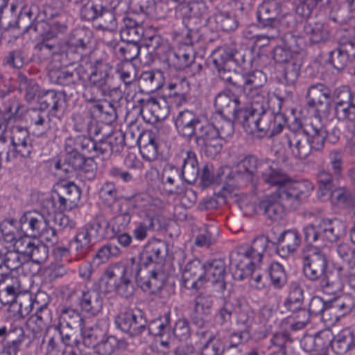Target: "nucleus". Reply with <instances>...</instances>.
<instances>
[{
	"label": "nucleus",
	"instance_id": "nucleus-45",
	"mask_svg": "<svg viewBox=\"0 0 355 355\" xmlns=\"http://www.w3.org/2000/svg\"><path fill=\"white\" fill-rule=\"evenodd\" d=\"M349 48L352 49V44L341 45L340 47L330 51L329 61L337 70L343 69L349 60Z\"/></svg>",
	"mask_w": 355,
	"mask_h": 355
},
{
	"label": "nucleus",
	"instance_id": "nucleus-56",
	"mask_svg": "<svg viewBox=\"0 0 355 355\" xmlns=\"http://www.w3.org/2000/svg\"><path fill=\"white\" fill-rule=\"evenodd\" d=\"M303 300V289L297 284H293L284 302V306L291 312H295L302 306Z\"/></svg>",
	"mask_w": 355,
	"mask_h": 355
},
{
	"label": "nucleus",
	"instance_id": "nucleus-17",
	"mask_svg": "<svg viewBox=\"0 0 355 355\" xmlns=\"http://www.w3.org/2000/svg\"><path fill=\"white\" fill-rule=\"evenodd\" d=\"M28 116L34 135L49 138L54 137L57 128L51 124L46 112L40 109H31L28 111Z\"/></svg>",
	"mask_w": 355,
	"mask_h": 355
},
{
	"label": "nucleus",
	"instance_id": "nucleus-36",
	"mask_svg": "<svg viewBox=\"0 0 355 355\" xmlns=\"http://www.w3.org/2000/svg\"><path fill=\"white\" fill-rule=\"evenodd\" d=\"M40 104L41 109H51L55 113L63 111L65 107L64 96L60 92L55 90H48L45 92L40 98Z\"/></svg>",
	"mask_w": 355,
	"mask_h": 355
},
{
	"label": "nucleus",
	"instance_id": "nucleus-30",
	"mask_svg": "<svg viewBox=\"0 0 355 355\" xmlns=\"http://www.w3.org/2000/svg\"><path fill=\"white\" fill-rule=\"evenodd\" d=\"M331 92L330 89L322 84L311 85L307 91L306 99L309 107L315 110L318 112L321 111L324 105L322 98L331 99Z\"/></svg>",
	"mask_w": 355,
	"mask_h": 355
},
{
	"label": "nucleus",
	"instance_id": "nucleus-61",
	"mask_svg": "<svg viewBox=\"0 0 355 355\" xmlns=\"http://www.w3.org/2000/svg\"><path fill=\"white\" fill-rule=\"evenodd\" d=\"M219 236V230L215 225H208L196 239L195 243L198 247H209Z\"/></svg>",
	"mask_w": 355,
	"mask_h": 355
},
{
	"label": "nucleus",
	"instance_id": "nucleus-22",
	"mask_svg": "<svg viewBox=\"0 0 355 355\" xmlns=\"http://www.w3.org/2000/svg\"><path fill=\"white\" fill-rule=\"evenodd\" d=\"M80 198V191L73 182L62 184L59 187L58 200L55 205L58 210L62 212L74 207Z\"/></svg>",
	"mask_w": 355,
	"mask_h": 355
},
{
	"label": "nucleus",
	"instance_id": "nucleus-64",
	"mask_svg": "<svg viewBox=\"0 0 355 355\" xmlns=\"http://www.w3.org/2000/svg\"><path fill=\"white\" fill-rule=\"evenodd\" d=\"M104 6L101 0L87 1L82 8L80 15L83 19L92 21L98 18Z\"/></svg>",
	"mask_w": 355,
	"mask_h": 355
},
{
	"label": "nucleus",
	"instance_id": "nucleus-62",
	"mask_svg": "<svg viewBox=\"0 0 355 355\" xmlns=\"http://www.w3.org/2000/svg\"><path fill=\"white\" fill-rule=\"evenodd\" d=\"M302 64V55L299 58H294V60L286 64L284 78L288 85H292L297 81Z\"/></svg>",
	"mask_w": 355,
	"mask_h": 355
},
{
	"label": "nucleus",
	"instance_id": "nucleus-38",
	"mask_svg": "<svg viewBox=\"0 0 355 355\" xmlns=\"http://www.w3.org/2000/svg\"><path fill=\"white\" fill-rule=\"evenodd\" d=\"M263 112H258L248 107H241L234 116L242 123L246 131L255 133L260 115Z\"/></svg>",
	"mask_w": 355,
	"mask_h": 355
},
{
	"label": "nucleus",
	"instance_id": "nucleus-41",
	"mask_svg": "<svg viewBox=\"0 0 355 355\" xmlns=\"http://www.w3.org/2000/svg\"><path fill=\"white\" fill-rule=\"evenodd\" d=\"M304 31L305 35L311 43L324 42L329 37V31L327 26L320 22L306 24Z\"/></svg>",
	"mask_w": 355,
	"mask_h": 355
},
{
	"label": "nucleus",
	"instance_id": "nucleus-58",
	"mask_svg": "<svg viewBox=\"0 0 355 355\" xmlns=\"http://www.w3.org/2000/svg\"><path fill=\"white\" fill-rule=\"evenodd\" d=\"M328 306L329 302L324 301L320 297L314 296L309 302L308 311L311 315H320L323 320L330 322L333 317L327 313Z\"/></svg>",
	"mask_w": 355,
	"mask_h": 355
},
{
	"label": "nucleus",
	"instance_id": "nucleus-13",
	"mask_svg": "<svg viewBox=\"0 0 355 355\" xmlns=\"http://www.w3.org/2000/svg\"><path fill=\"white\" fill-rule=\"evenodd\" d=\"M117 89L113 88L109 89L108 94H103L102 91L94 85H90L87 83L83 96L86 102L89 103V108L93 110L94 113L98 114H111L114 112L113 106L107 101H102L101 97L111 96L112 92H116Z\"/></svg>",
	"mask_w": 355,
	"mask_h": 355
},
{
	"label": "nucleus",
	"instance_id": "nucleus-14",
	"mask_svg": "<svg viewBox=\"0 0 355 355\" xmlns=\"http://www.w3.org/2000/svg\"><path fill=\"white\" fill-rule=\"evenodd\" d=\"M74 294L83 311L91 315H96L101 311L103 300L98 291L80 284L75 288Z\"/></svg>",
	"mask_w": 355,
	"mask_h": 355
},
{
	"label": "nucleus",
	"instance_id": "nucleus-27",
	"mask_svg": "<svg viewBox=\"0 0 355 355\" xmlns=\"http://www.w3.org/2000/svg\"><path fill=\"white\" fill-rule=\"evenodd\" d=\"M11 143L16 146L23 157H29L33 148L31 142L29 132L27 129L19 125L12 127L11 130Z\"/></svg>",
	"mask_w": 355,
	"mask_h": 355
},
{
	"label": "nucleus",
	"instance_id": "nucleus-35",
	"mask_svg": "<svg viewBox=\"0 0 355 355\" xmlns=\"http://www.w3.org/2000/svg\"><path fill=\"white\" fill-rule=\"evenodd\" d=\"M139 151L144 159L151 162L157 157L158 149L156 134L148 131L143 134L140 139Z\"/></svg>",
	"mask_w": 355,
	"mask_h": 355
},
{
	"label": "nucleus",
	"instance_id": "nucleus-4",
	"mask_svg": "<svg viewBox=\"0 0 355 355\" xmlns=\"http://www.w3.org/2000/svg\"><path fill=\"white\" fill-rule=\"evenodd\" d=\"M268 238L256 237L250 248H240L230 254V268L234 279L241 281L252 274L255 266L262 260L263 253L268 246Z\"/></svg>",
	"mask_w": 355,
	"mask_h": 355
},
{
	"label": "nucleus",
	"instance_id": "nucleus-59",
	"mask_svg": "<svg viewBox=\"0 0 355 355\" xmlns=\"http://www.w3.org/2000/svg\"><path fill=\"white\" fill-rule=\"evenodd\" d=\"M266 76L261 71H255L243 77V92L263 88Z\"/></svg>",
	"mask_w": 355,
	"mask_h": 355
},
{
	"label": "nucleus",
	"instance_id": "nucleus-44",
	"mask_svg": "<svg viewBox=\"0 0 355 355\" xmlns=\"http://www.w3.org/2000/svg\"><path fill=\"white\" fill-rule=\"evenodd\" d=\"M329 198L334 204L352 207L355 209V193L345 187L331 190L329 195L326 196V200Z\"/></svg>",
	"mask_w": 355,
	"mask_h": 355
},
{
	"label": "nucleus",
	"instance_id": "nucleus-18",
	"mask_svg": "<svg viewBox=\"0 0 355 355\" xmlns=\"http://www.w3.org/2000/svg\"><path fill=\"white\" fill-rule=\"evenodd\" d=\"M182 285L187 289H199L205 284L203 264L199 259L188 262L182 274Z\"/></svg>",
	"mask_w": 355,
	"mask_h": 355
},
{
	"label": "nucleus",
	"instance_id": "nucleus-7",
	"mask_svg": "<svg viewBox=\"0 0 355 355\" xmlns=\"http://www.w3.org/2000/svg\"><path fill=\"white\" fill-rule=\"evenodd\" d=\"M47 208L43 207L40 212L33 211L24 214L21 218V224L27 227V232L30 233L32 236H37L46 228L48 223L51 220L55 218V220L59 218L61 227H65L67 226L69 218L65 215L59 214L55 216V209L53 207V203L51 201L46 202Z\"/></svg>",
	"mask_w": 355,
	"mask_h": 355
},
{
	"label": "nucleus",
	"instance_id": "nucleus-5",
	"mask_svg": "<svg viewBox=\"0 0 355 355\" xmlns=\"http://www.w3.org/2000/svg\"><path fill=\"white\" fill-rule=\"evenodd\" d=\"M131 270L121 261L109 265L101 278L100 288L105 293H116L123 297L134 293Z\"/></svg>",
	"mask_w": 355,
	"mask_h": 355
},
{
	"label": "nucleus",
	"instance_id": "nucleus-32",
	"mask_svg": "<svg viewBox=\"0 0 355 355\" xmlns=\"http://www.w3.org/2000/svg\"><path fill=\"white\" fill-rule=\"evenodd\" d=\"M278 243V253L282 257H286L297 250L301 243V237L296 230H288L281 234Z\"/></svg>",
	"mask_w": 355,
	"mask_h": 355
},
{
	"label": "nucleus",
	"instance_id": "nucleus-55",
	"mask_svg": "<svg viewBox=\"0 0 355 355\" xmlns=\"http://www.w3.org/2000/svg\"><path fill=\"white\" fill-rule=\"evenodd\" d=\"M95 236V239H103L109 235L110 223L103 215H98L88 227Z\"/></svg>",
	"mask_w": 355,
	"mask_h": 355
},
{
	"label": "nucleus",
	"instance_id": "nucleus-53",
	"mask_svg": "<svg viewBox=\"0 0 355 355\" xmlns=\"http://www.w3.org/2000/svg\"><path fill=\"white\" fill-rule=\"evenodd\" d=\"M214 21L216 24V29H220L227 32L234 31L238 26L236 19L227 13L220 12L215 13L213 17L208 19L209 24Z\"/></svg>",
	"mask_w": 355,
	"mask_h": 355
},
{
	"label": "nucleus",
	"instance_id": "nucleus-51",
	"mask_svg": "<svg viewBox=\"0 0 355 355\" xmlns=\"http://www.w3.org/2000/svg\"><path fill=\"white\" fill-rule=\"evenodd\" d=\"M122 254L121 250L115 244L107 243L100 247L94 257V261L97 264H103L107 263L110 259L119 257Z\"/></svg>",
	"mask_w": 355,
	"mask_h": 355
},
{
	"label": "nucleus",
	"instance_id": "nucleus-31",
	"mask_svg": "<svg viewBox=\"0 0 355 355\" xmlns=\"http://www.w3.org/2000/svg\"><path fill=\"white\" fill-rule=\"evenodd\" d=\"M182 157L183 163L180 177L187 183L193 184L196 182L199 174L196 153L188 150L182 152Z\"/></svg>",
	"mask_w": 355,
	"mask_h": 355
},
{
	"label": "nucleus",
	"instance_id": "nucleus-21",
	"mask_svg": "<svg viewBox=\"0 0 355 355\" xmlns=\"http://www.w3.org/2000/svg\"><path fill=\"white\" fill-rule=\"evenodd\" d=\"M175 124L180 135L190 139L192 137H195L202 123L194 112L185 110L179 112L175 119Z\"/></svg>",
	"mask_w": 355,
	"mask_h": 355
},
{
	"label": "nucleus",
	"instance_id": "nucleus-60",
	"mask_svg": "<svg viewBox=\"0 0 355 355\" xmlns=\"http://www.w3.org/2000/svg\"><path fill=\"white\" fill-rule=\"evenodd\" d=\"M178 8L180 9L182 16L185 18L204 17L207 10L204 3L195 1L185 5H179Z\"/></svg>",
	"mask_w": 355,
	"mask_h": 355
},
{
	"label": "nucleus",
	"instance_id": "nucleus-39",
	"mask_svg": "<svg viewBox=\"0 0 355 355\" xmlns=\"http://www.w3.org/2000/svg\"><path fill=\"white\" fill-rule=\"evenodd\" d=\"M304 130L307 131L306 135L309 137L311 150H320L323 148L324 141L327 137L325 129L321 124L316 125L313 121L304 126Z\"/></svg>",
	"mask_w": 355,
	"mask_h": 355
},
{
	"label": "nucleus",
	"instance_id": "nucleus-40",
	"mask_svg": "<svg viewBox=\"0 0 355 355\" xmlns=\"http://www.w3.org/2000/svg\"><path fill=\"white\" fill-rule=\"evenodd\" d=\"M127 342L123 339H118L113 336L103 338L97 343L95 349L99 355H112L118 349H125Z\"/></svg>",
	"mask_w": 355,
	"mask_h": 355
},
{
	"label": "nucleus",
	"instance_id": "nucleus-46",
	"mask_svg": "<svg viewBox=\"0 0 355 355\" xmlns=\"http://www.w3.org/2000/svg\"><path fill=\"white\" fill-rule=\"evenodd\" d=\"M30 28H33L35 32H39L41 36L55 40L54 38L58 34L64 33L66 31L67 27L65 25L58 21L49 24L45 21H40L34 26H30Z\"/></svg>",
	"mask_w": 355,
	"mask_h": 355
},
{
	"label": "nucleus",
	"instance_id": "nucleus-9",
	"mask_svg": "<svg viewBox=\"0 0 355 355\" xmlns=\"http://www.w3.org/2000/svg\"><path fill=\"white\" fill-rule=\"evenodd\" d=\"M304 126L290 130L282 138V143L287 146L293 157L305 159L311 152L309 137Z\"/></svg>",
	"mask_w": 355,
	"mask_h": 355
},
{
	"label": "nucleus",
	"instance_id": "nucleus-23",
	"mask_svg": "<svg viewBox=\"0 0 355 355\" xmlns=\"http://www.w3.org/2000/svg\"><path fill=\"white\" fill-rule=\"evenodd\" d=\"M78 140L79 135L76 137L70 136L65 139V161L75 170L87 171L86 164L87 159L80 154V145Z\"/></svg>",
	"mask_w": 355,
	"mask_h": 355
},
{
	"label": "nucleus",
	"instance_id": "nucleus-57",
	"mask_svg": "<svg viewBox=\"0 0 355 355\" xmlns=\"http://www.w3.org/2000/svg\"><path fill=\"white\" fill-rule=\"evenodd\" d=\"M269 276L272 286L277 289L283 288L287 282V277L282 265L277 262L271 263L269 268Z\"/></svg>",
	"mask_w": 355,
	"mask_h": 355
},
{
	"label": "nucleus",
	"instance_id": "nucleus-37",
	"mask_svg": "<svg viewBox=\"0 0 355 355\" xmlns=\"http://www.w3.org/2000/svg\"><path fill=\"white\" fill-rule=\"evenodd\" d=\"M352 348H355V331L343 329L333 339L332 349L338 354H345Z\"/></svg>",
	"mask_w": 355,
	"mask_h": 355
},
{
	"label": "nucleus",
	"instance_id": "nucleus-48",
	"mask_svg": "<svg viewBox=\"0 0 355 355\" xmlns=\"http://www.w3.org/2000/svg\"><path fill=\"white\" fill-rule=\"evenodd\" d=\"M25 112V107L15 98H9L3 103V116L5 121H17Z\"/></svg>",
	"mask_w": 355,
	"mask_h": 355
},
{
	"label": "nucleus",
	"instance_id": "nucleus-6",
	"mask_svg": "<svg viewBox=\"0 0 355 355\" xmlns=\"http://www.w3.org/2000/svg\"><path fill=\"white\" fill-rule=\"evenodd\" d=\"M347 225L342 220L322 218L304 227V239L309 243L320 242L327 245L337 241L346 233Z\"/></svg>",
	"mask_w": 355,
	"mask_h": 355
},
{
	"label": "nucleus",
	"instance_id": "nucleus-3",
	"mask_svg": "<svg viewBox=\"0 0 355 355\" xmlns=\"http://www.w3.org/2000/svg\"><path fill=\"white\" fill-rule=\"evenodd\" d=\"M300 259L305 277L311 282L322 279L324 293H334L340 288L339 282H331L327 277L329 259L318 248L313 245L304 247L301 251Z\"/></svg>",
	"mask_w": 355,
	"mask_h": 355
},
{
	"label": "nucleus",
	"instance_id": "nucleus-43",
	"mask_svg": "<svg viewBox=\"0 0 355 355\" xmlns=\"http://www.w3.org/2000/svg\"><path fill=\"white\" fill-rule=\"evenodd\" d=\"M254 321V312L248 304H241L236 311V325L248 337L250 336L249 329Z\"/></svg>",
	"mask_w": 355,
	"mask_h": 355
},
{
	"label": "nucleus",
	"instance_id": "nucleus-52",
	"mask_svg": "<svg viewBox=\"0 0 355 355\" xmlns=\"http://www.w3.org/2000/svg\"><path fill=\"white\" fill-rule=\"evenodd\" d=\"M60 334L54 331L52 334H48L44 343V353L46 355H64L66 353V347L60 342Z\"/></svg>",
	"mask_w": 355,
	"mask_h": 355
},
{
	"label": "nucleus",
	"instance_id": "nucleus-8",
	"mask_svg": "<svg viewBox=\"0 0 355 355\" xmlns=\"http://www.w3.org/2000/svg\"><path fill=\"white\" fill-rule=\"evenodd\" d=\"M83 68L78 69L80 78L90 85L99 88L103 94H108L109 82L111 79L112 66L103 61L96 60L90 62L85 69V76L82 73Z\"/></svg>",
	"mask_w": 355,
	"mask_h": 355
},
{
	"label": "nucleus",
	"instance_id": "nucleus-11",
	"mask_svg": "<svg viewBox=\"0 0 355 355\" xmlns=\"http://www.w3.org/2000/svg\"><path fill=\"white\" fill-rule=\"evenodd\" d=\"M196 142L207 156L214 157L222 149L216 128L210 123H202L195 136Z\"/></svg>",
	"mask_w": 355,
	"mask_h": 355
},
{
	"label": "nucleus",
	"instance_id": "nucleus-26",
	"mask_svg": "<svg viewBox=\"0 0 355 355\" xmlns=\"http://www.w3.org/2000/svg\"><path fill=\"white\" fill-rule=\"evenodd\" d=\"M203 270L205 283L207 282L212 284L218 283L221 289L225 288L224 278L226 274V266L223 260L214 259L203 264Z\"/></svg>",
	"mask_w": 355,
	"mask_h": 355
},
{
	"label": "nucleus",
	"instance_id": "nucleus-50",
	"mask_svg": "<svg viewBox=\"0 0 355 355\" xmlns=\"http://www.w3.org/2000/svg\"><path fill=\"white\" fill-rule=\"evenodd\" d=\"M141 288L151 293L158 291L164 285V275L155 270L149 271L147 277L138 279Z\"/></svg>",
	"mask_w": 355,
	"mask_h": 355
},
{
	"label": "nucleus",
	"instance_id": "nucleus-49",
	"mask_svg": "<svg viewBox=\"0 0 355 355\" xmlns=\"http://www.w3.org/2000/svg\"><path fill=\"white\" fill-rule=\"evenodd\" d=\"M99 325L95 324L94 326L89 328H85L82 331V334L84 338V342L88 345H92L96 347L98 340L103 338L107 330V323L106 320H102Z\"/></svg>",
	"mask_w": 355,
	"mask_h": 355
},
{
	"label": "nucleus",
	"instance_id": "nucleus-24",
	"mask_svg": "<svg viewBox=\"0 0 355 355\" xmlns=\"http://www.w3.org/2000/svg\"><path fill=\"white\" fill-rule=\"evenodd\" d=\"M303 40L302 38L292 39V43L289 46L286 44L277 46L272 51V58L277 63L286 64L294 58L302 55Z\"/></svg>",
	"mask_w": 355,
	"mask_h": 355
},
{
	"label": "nucleus",
	"instance_id": "nucleus-10",
	"mask_svg": "<svg viewBox=\"0 0 355 355\" xmlns=\"http://www.w3.org/2000/svg\"><path fill=\"white\" fill-rule=\"evenodd\" d=\"M132 206L139 218L155 222L156 216L165 207V202L158 197L142 193L135 195Z\"/></svg>",
	"mask_w": 355,
	"mask_h": 355
},
{
	"label": "nucleus",
	"instance_id": "nucleus-12",
	"mask_svg": "<svg viewBox=\"0 0 355 355\" xmlns=\"http://www.w3.org/2000/svg\"><path fill=\"white\" fill-rule=\"evenodd\" d=\"M115 324L132 338H138L147 331V320L140 312L121 313L115 318Z\"/></svg>",
	"mask_w": 355,
	"mask_h": 355
},
{
	"label": "nucleus",
	"instance_id": "nucleus-15",
	"mask_svg": "<svg viewBox=\"0 0 355 355\" xmlns=\"http://www.w3.org/2000/svg\"><path fill=\"white\" fill-rule=\"evenodd\" d=\"M286 123V119L282 113H271L265 110L260 115L256 132L258 137H272L280 133Z\"/></svg>",
	"mask_w": 355,
	"mask_h": 355
},
{
	"label": "nucleus",
	"instance_id": "nucleus-19",
	"mask_svg": "<svg viewBox=\"0 0 355 355\" xmlns=\"http://www.w3.org/2000/svg\"><path fill=\"white\" fill-rule=\"evenodd\" d=\"M162 102V103L158 99L152 97L140 99V114L144 119L148 122L164 119L168 115V110L166 102Z\"/></svg>",
	"mask_w": 355,
	"mask_h": 355
},
{
	"label": "nucleus",
	"instance_id": "nucleus-16",
	"mask_svg": "<svg viewBox=\"0 0 355 355\" xmlns=\"http://www.w3.org/2000/svg\"><path fill=\"white\" fill-rule=\"evenodd\" d=\"M235 53V50L231 47L219 46L213 51L211 60L217 69L220 78L232 85L237 86V84L232 80V78L227 76L230 72L229 65L234 61Z\"/></svg>",
	"mask_w": 355,
	"mask_h": 355
},
{
	"label": "nucleus",
	"instance_id": "nucleus-25",
	"mask_svg": "<svg viewBox=\"0 0 355 355\" xmlns=\"http://www.w3.org/2000/svg\"><path fill=\"white\" fill-rule=\"evenodd\" d=\"M168 253V245L161 239H152L144 245L142 258L146 263H162Z\"/></svg>",
	"mask_w": 355,
	"mask_h": 355
},
{
	"label": "nucleus",
	"instance_id": "nucleus-33",
	"mask_svg": "<svg viewBox=\"0 0 355 355\" xmlns=\"http://www.w3.org/2000/svg\"><path fill=\"white\" fill-rule=\"evenodd\" d=\"M243 97L249 104L245 107H250L258 112H263L268 107V93L263 88L243 92Z\"/></svg>",
	"mask_w": 355,
	"mask_h": 355
},
{
	"label": "nucleus",
	"instance_id": "nucleus-42",
	"mask_svg": "<svg viewBox=\"0 0 355 355\" xmlns=\"http://www.w3.org/2000/svg\"><path fill=\"white\" fill-rule=\"evenodd\" d=\"M93 239H95V236L88 227H84L78 230L73 245L79 257H83L87 253Z\"/></svg>",
	"mask_w": 355,
	"mask_h": 355
},
{
	"label": "nucleus",
	"instance_id": "nucleus-1",
	"mask_svg": "<svg viewBox=\"0 0 355 355\" xmlns=\"http://www.w3.org/2000/svg\"><path fill=\"white\" fill-rule=\"evenodd\" d=\"M261 180L276 189L259 198L252 205V209L272 220L281 218L286 209H297L314 189L309 180L295 179L274 164L261 172Z\"/></svg>",
	"mask_w": 355,
	"mask_h": 355
},
{
	"label": "nucleus",
	"instance_id": "nucleus-28",
	"mask_svg": "<svg viewBox=\"0 0 355 355\" xmlns=\"http://www.w3.org/2000/svg\"><path fill=\"white\" fill-rule=\"evenodd\" d=\"M213 303V297L210 295L200 293L196 296L192 313L194 322L199 326L204 324L205 318L211 313Z\"/></svg>",
	"mask_w": 355,
	"mask_h": 355
},
{
	"label": "nucleus",
	"instance_id": "nucleus-54",
	"mask_svg": "<svg viewBox=\"0 0 355 355\" xmlns=\"http://www.w3.org/2000/svg\"><path fill=\"white\" fill-rule=\"evenodd\" d=\"M118 191L114 182H105L98 191L99 199L103 205L110 207L117 199Z\"/></svg>",
	"mask_w": 355,
	"mask_h": 355
},
{
	"label": "nucleus",
	"instance_id": "nucleus-29",
	"mask_svg": "<svg viewBox=\"0 0 355 355\" xmlns=\"http://www.w3.org/2000/svg\"><path fill=\"white\" fill-rule=\"evenodd\" d=\"M355 305L354 299L350 295H343L329 302L327 313L333 317L330 322L337 321L340 317L350 313Z\"/></svg>",
	"mask_w": 355,
	"mask_h": 355
},
{
	"label": "nucleus",
	"instance_id": "nucleus-20",
	"mask_svg": "<svg viewBox=\"0 0 355 355\" xmlns=\"http://www.w3.org/2000/svg\"><path fill=\"white\" fill-rule=\"evenodd\" d=\"M257 166V159L254 156L246 157L239 164L236 180L241 186L250 185L253 189H258Z\"/></svg>",
	"mask_w": 355,
	"mask_h": 355
},
{
	"label": "nucleus",
	"instance_id": "nucleus-2",
	"mask_svg": "<svg viewBox=\"0 0 355 355\" xmlns=\"http://www.w3.org/2000/svg\"><path fill=\"white\" fill-rule=\"evenodd\" d=\"M15 304L19 306L18 313L21 317L28 315L35 309V313L27 321V326L33 334L41 332L51 324L53 315L48 306L49 297L46 293L38 292L34 296L30 293L20 294Z\"/></svg>",
	"mask_w": 355,
	"mask_h": 355
},
{
	"label": "nucleus",
	"instance_id": "nucleus-34",
	"mask_svg": "<svg viewBox=\"0 0 355 355\" xmlns=\"http://www.w3.org/2000/svg\"><path fill=\"white\" fill-rule=\"evenodd\" d=\"M243 103L241 96L232 98L226 93H220L215 98L214 105L218 112H225L235 116Z\"/></svg>",
	"mask_w": 355,
	"mask_h": 355
},
{
	"label": "nucleus",
	"instance_id": "nucleus-47",
	"mask_svg": "<svg viewBox=\"0 0 355 355\" xmlns=\"http://www.w3.org/2000/svg\"><path fill=\"white\" fill-rule=\"evenodd\" d=\"M42 40L35 46V51L40 58L49 60L60 51L56 40H51L47 37L42 36Z\"/></svg>",
	"mask_w": 355,
	"mask_h": 355
},
{
	"label": "nucleus",
	"instance_id": "nucleus-63",
	"mask_svg": "<svg viewBox=\"0 0 355 355\" xmlns=\"http://www.w3.org/2000/svg\"><path fill=\"white\" fill-rule=\"evenodd\" d=\"M97 19L99 20L96 26L97 28L110 33L114 32L116 30L117 21L112 11L103 7L102 12H101Z\"/></svg>",
	"mask_w": 355,
	"mask_h": 355
}]
</instances>
